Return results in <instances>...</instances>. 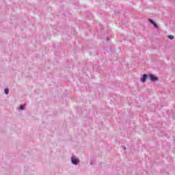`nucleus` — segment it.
Masks as SVG:
<instances>
[{"mask_svg": "<svg viewBox=\"0 0 175 175\" xmlns=\"http://www.w3.org/2000/svg\"><path fill=\"white\" fill-rule=\"evenodd\" d=\"M152 25L154 27V28H156V29H158L159 28V27H158V25H157V23L154 22Z\"/></svg>", "mask_w": 175, "mask_h": 175, "instance_id": "39448f33", "label": "nucleus"}, {"mask_svg": "<svg viewBox=\"0 0 175 175\" xmlns=\"http://www.w3.org/2000/svg\"><path fill=\"white\" fill-rule=\"evenodd\" d=\"M25 109V105H21L19 107L17 108V110H24Z\"/></svg>", "mask_w": 175, "mask_h": 175, "instance_id": "20e7f679", "label": "nucleus"}, {"mask_svg": "<svg viewBox=\"0 0 175 175\" xmlns=\"http://www.w3.org/2000/svg\"><path fill=\"white\" fill-rule=\"evenodd\" d=\"M148 78L150 79V81H152L153 83H154L155 81H158V77H157L155 75H152V74H150L148 75Z\"/></svg>", "mask_w": 175, "mask_h": 175, "instance_id": "f03ea898", "label": "nucleus"}, {"mask_svg": "<svg viewBox=\"0 0 175 175\" xmlns=\"http://www.w3.org/2000/svg\"><path fill=\"white\" fill-rule=\"evenodd\" d=\"M123 150H126V147L123 146Z\"/></svg>", "mask_w": 175, "mask_h": 175, "instance_id": "1a4fd4ad", "label": "nucleus"}, {"mask_svg": "<svg viewBox=\"0 0 175 175\" xmlns=\"http://www.w3.org/2000/svg\"><path fill=\"white\" fill-rule=\"evenodd\" d=\"M149 23H150V24H153L154 22V21H152V19H148Z\"/></svg>", "mask_w": 175, "mask_h": 175, "instance_id": "6e6552de", "label": "nucleus"}, {"mask_svg": "<svg viewBox=\"0 0 175 175\" xmlns=\"http://www.w3.org/2000/svg\"><path fill=\"white\" fill-rule=\"evenodd\" d=\"M167 37L170 39V40H173V39H174V36H173V35H168Z\"/></svg>", "mask_w": 175, "mask_h": 175, "instance_id": "423d86ee", "label": "nucleus"}, {"mask_svg": "<svg viewBox=\"0 0 175 175\" xmlns=\"http://www.w3.org/2000/svg\"><path fill=\"white\" fill-rule=\"evenodd\" d=\"M147 79H148V75H147V74H144L140 79L141 83H146V81H147Z\"/></svg>", "mask_w": 175, "mask_h": 175, "instance_id": "7ed1b4c3", "label": "nucleus"}, {"mask_svg": "<svg viewBox=\"0 0 175 175\" xmlns=\"http://www.w3.org/2000/svg\"><path fill=\"white\" fill-rule=\"evenodd\" d=\"M4 93L5 94V95H9V89H5Z\"/></svg>", "mask_w": 175, "mask_h": 175, "instance_id": "0eeeda50", "label": "nucleus"}, {"mask_svg": "<svg viewBox=\"0 0 175 175\" xmlns=\"http://www.w3.org/2000/svg\"><path fill=\"white\" fill-rule=\"evenodd\" d=\"M70 159L72 165H79V163H80V159H79L76 156L71 157Z\"/></svg>", "mask_w": 175, "mask_h": 175, "instance_id": "f257e3e1", "label": "nucleus"}]
</instances>
